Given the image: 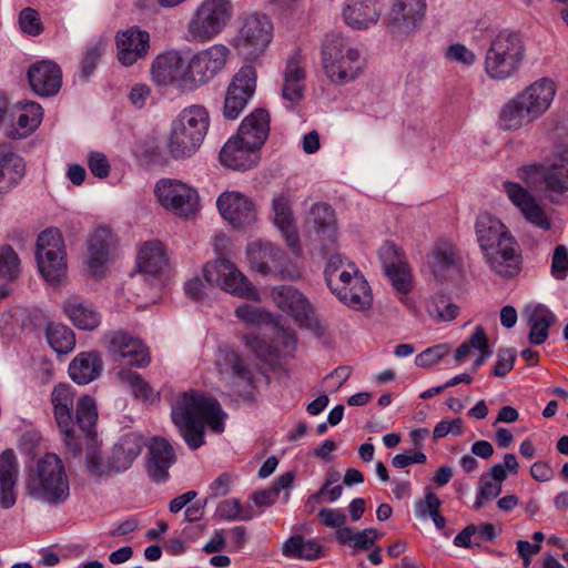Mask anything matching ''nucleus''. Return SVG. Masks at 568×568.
Segmentation results:
<instances>
[{"label":"nucleus","mask_w":568,"mask_h":568,"mask_svg":"<svg viewBox=\"0 0 568 568\" xmlns=\"http://www.w3.org/2000/svg\"><path fill=\"white\" fill-rule=\"evenodd\" d=\"M171 416L185 444L197 449L204 444L205 424L213 432L222 433L226 415L215 398L191 390L175 397Z\"/></svg>","instance_id":"f257e3e1"},{"label":"nucleus","mask_w":568,"mask_h":568,"mask_svg":"<svg viewBox=\"0 0 568 568\" xmlns=\"http://www.w3.org/2000/svg\"><path fill=\"white\" fill-rule=\"evenodd\" d=\"M504 191L528 223L542 231L551 229L552 222L545 207L525 187L518 183L506 181Z\"/></svg>","instance_id":"4be33fe9"},{"label":"nucleus","mask_w":568,"mask_h":568,"mask_svg":"<svg viewBox=\"0 0 568 568\" xmlns=\"http://www.w3.org/2000/svg\"><path fill=\"white\" fill-rule=\"evenodd\" d=\"M501 487L503 485L491 480L490 477L481 475L478 481V491L474 508L479 510L485 505V503L497 498L501 493Z\"/></svg>","instance_id":"4d7b16f0"},{"label":"nucleus","mask_w":568,"mask_h":568,"mask_svg":"<svg viewBox=\"0 0 568 568\" xmlns=\"http://www.w3.org/2000/svg\"><path fill=\"white\" fill-rule=\"evenodd\" d=\"M26 491L33 500L49 506H59L69 498V478L58 455L48 453L29 469Z\"/></svg>","instance_id":"20e7f679"},{"label":"nucleus","mask_w":568,"mask_h":568,"mask_svg":"<svg viewBox=\"0 0 568 568\" xmlns=\"http://www.w3.org/2000/svg\"><path fill=\"white\" fill-rule=\"evenodd\" d=\"M428 314L438 322L453 321L459 308L444 294H436L427 306Z\"/></svg>","instance_id":"603ef678"},{"label":"nucleus","mask_w":568,"mask_h":568,"mask_svg":"<svg viewBox=\"0 0 568 568\" xmlns=\"http://www.w3.org/2000/svg\"><path fill=\"white\" fill-rule=\"evenodd\" d=\"M63 312L79 329L94 331L101 324V314L94 305L79 296H71L63 303Z\"/></svg>","instance_id":"c9c22d12"},{"label":"nucleus","mask_w":568,"mask_h":568,"mask_svg":"<svg viewBox=\"0 0 568 568\" xmlns=\"http://www.w3.org/2000/svg\"><path fill=\"white\" fill-rule=\"evenodd\" d=\"M426 0H394L387 13V28L396 36L414 33L424 20Z\"/></svg>","instance_id":"aec40b11"},{"label":"nucleus","mask_w":568,"mask_h":568,"mask_svg":"<svg viewBox=\"0 0 568 568\" xmlns=\"http://www.w3.org/2000/svg\"><path fill=\"white\" fill-rule=\"evenodd\" d=\"M230 54V49L221 43L194 53L186 62L184 87L194 92L211 82L225 68Z\"/></svg>","instance_id":"1a4fd4ad"},{"label":"nucleus","mask_w":568,"mask_h":568,"mask_svg":"<svg viewBox=\"0 0 568 568\" xmlns=\"http://www.w3.org/2000/svg\"><path fill=\"white\" fill-rule=\"evenodd\" d=\"M256 89V71L252 65L242 67L232 78L224 98L223 116L235 120L245 109Z\"/></svg>","instance_id":"2eb2a0df"},{"label":"nucleus","mask_w":568,"mask_h":568,"mask_svg":"<svg viewBox=\"0 0 568 568\" xmlns=\"http://www.w3.org/2000/svg\"><path fill=\"white\" fill-rule=\"evenodd\" d=\"M282 250L270 242H253L247 246L251 267L262 275H270L281 260Z\"/></svg>","instance_id":"a19ab883"},{"label":"nucleus","mask_w":568,"mask_h":568,"mask_svg":"<svg viewBox=\"0 0 568 568\" xmlns=\"http://www.w3.org/2000/svg\"><path fill=\"white\" fill-rule=\"evenodd\" d=\"M118 59L130 67L148 55L150 34L139 28H131L116 36Z\"/></svg>","instance_id":"a878e982"},{"label":"nucleus","mask_w":568,"mask_h":568,"mask_svg":"<svg viewBox=\"0 0 568 568\" xmlns=\"http://www.w3.org/2000/svg\"><path fill=\"white\" fill-rule=\"evenodd\" d=\"M516 359L515 352L510 348H500L497 354V362L493 374L497 377L506 376L514 367Z\"/></svg>","instance_id":"774afa93"},{"label":"nucleus","mask_w":568,"mask_h":568,"mask_svg":"<svg viewBox=\"0 0 568 568\" xmlns=\"http://www.w3.org/2000/svg\"><path fill=\"white\" fill-rule=\"evenodd\" d=\"M442 506L440 499L433 491H427L425 499L417 500L415 504L416 516L425 519L439 510Z\"/></svg>","instance_id":"69168bd1"},{"label":"nucleus","mask_w":568,"mask_h":568,"mask_svg":"<svg viewBox=\"0 0 568 568\" xmlns=\"http://www.w3.org/2000/svg\"><path fill=\"white\" fill-rule=\"evenodd\" d=\"M45 336L51 348L58 354H68L75 346L73 331L61 323H50L47 326Z\"/></svg>","instance_id":"de8ad7c7"},{"label":"nucleus","mask_w":568,"mask_h":568,"mask_svg":"<svg viewBox=\"0 0 568 568\" xmlns=\"http://www.w3.org/2000/svg\"><path fill=\"white\" fill-rule=\"evenodd\" d=\"M523 317L529 326L528 339L541 345L549 336V328L557 323V316L544 304L529 303L523 308Z\"/></svg>","instance_id":"7c9ffc66"},{"label":"nucleus","mask_w":568,"mask_h":568,"mask_svg":"<svg viewBox=\"0 0 568 568\" xmlns=\"http://www.w3.org/2000/svg\"><path fill=\"white\" fill-rule=\"evenodd\" d=\"M216 515L225 520H251L254 515L251 508H242L239 499L222 500L216 508Z\"/></svg>","instance_id":"6e6d98bb"},{"label":"nucleus","mask_w":568,"mask_h":568,"mask_svg":"<svg viewBox=\"0 0 568 568\" xmlns=\"http://www.w3.org/2000/svg\"><path fill=\"white\" fill-rule=\"evenodd\" d=\"M394 288L400 293H408L412 288V277L406 263L385 271Z\"/></svg>","instance_id":"bf43d9fd"},{"label":"nucleus","mask_w":568,"mask_h":568,"mask_svg":"<svg viewBox=\"0 0 568 568\" xmlns=\"http://www.w3.org/2000/svg\"><path fill=\"white\" fill-rule=\"evenodd\" d=\"M232 16L231 0H203L187 22V33L193 41H211L226 28Z\"/></svg>","instance_id":"6e6552de"},{"label":"nucleus","mask_w":568,"mask_h":568,"mask_svg":"<svg viewBox=\"0 0 568 568\" xmlns=\"http://www.w3.org/2000/svg\"><path fill=\"white\" fill-rule=\"evenodd\" d=\"M270 132V114L264 109H256L241 123L236 138L251 148L261 149Z\"/></svg>","instance_id":"f704fd0d"},{"label":"nucleus","mask_w":568,"mask_h":568,"mask_svg":"<svg viewBox=\"0 0 568 568\" xmlns=\"http://www.w3.org/2000/svg\"><path fill=\"white\" fill-rule=\"evenodd\" d=\"M149 458L146 471L155 483H163L169 477V469L175 463L172 445L162 437H153L148 445Z\"/></svg>","instance_id":"cd10ccee"},{"label":"nucleus","mask_w":568,"mask_h":568,"mask_svg":"<svg viewBox=\"0 0 568 568\" xmlns=\"http://www.w3.org/2000/svg\"><path fill=\"white\" fill-rule=\"evenodd\" d=\"M358 273L356 265L339 254H332L324 271L325 282L333 294H339L341 287Z\"/></svg>","instance_id":"ea45409f"},{"label":"nucleus","mask_w":568,"mask_h":568,"mask_svg":"<svg viewBox=\"0 0 568 568\" xmlns=\"http://www.w3.org/2000/svg\"><path fill=\"white\" fill-rule=\"evenodd\" d=\"M291 205L292 201L290 196L284 193L275 195L272 201L275 225L282 232L291 250L295 254H298V236Z\"/></svg>","instance_id":"e433bc0d"},{"label":"nucleus","mask_w":568,"mask_h":568,"mask_svg":"<svg viewBox=\"0 0 568 568\" xmlns=\"http://www.w3.org/2000/svg\"><path fill=\"white\" fill-rule=\"evenodd\" d=\"M217 209L222 217L234 227H245L257 220V206L247 195L225 191L216 201Z\"/></svg>","instance_id":"412c9836"},{"label":"nucleus","mask_w":568,"mask_h":568,"mask_svg":"<svg viewBox=\"0 0 568 568\" xmlns=\"http://www.w3.org/2000/svg\"><path fill=\"white\" fill-rule=\"evenodd\" d=\"M210 126L206 108L193 104L183 109L172 123L169 152L179 160L192 156L202 144Z\"/></svg>","instance_id":"423d86ee"},{"label":"nucleus","mask_w":568,"mask_h":568,"mask_svg":"<svg viewBox=\"0 0 568 568\" xmlns=\"http://www.w3.org/2000/svg\"><path fill=\"white\" fill-rule=\"evenodd\" d=\"M273 38V26L265 14L246 16L234 39V47L246 60L258 58Z\"/></svg>","instance_id":"9d476101"},{"label":"nucleus","mask_w":568,"mask_h":568,"mask_svg":"<svg viewBox=\"0 0 568 568\" xmlns=\"http://www.w3.org/2000/svg\"><path fill=\"white\" fill-rule=\"evenodd\" d=\"M205 280L237 297L258 301L260 294L245 275L226 258H217L204 266Z\"/></svg>","instance_id":"9b49d317"},{"label":"nucleus","mask_w":568,"mask_h":568,"mask_svg":"<svg viewBox=\"0 0 568 568\" xmlns=\"http://www.w3.org/2000/svg\"><path fill=\"white\" fill-rule=\"evenodd\" d=\"M28 79L34 93L40 97H52L61 88L62 72L54 62L43 60L29 68Z\"/></svg>","instance_id":"bb28decb"},{"label":"nucleus","mask_w":568,"mask_h":568,"mask_svg":"<svg viewBox=\"0 0 568 568\" xmlns=\"http://www.w3.org/2000/svg\"><path fill=\"white\" fill-rule=\"evenodd\" d=\"M321 61L327 79L337 85L355 81L365 67V60L359 50L348 39L337 33H329L324 38Z\"/></svg>","instance_id":"39448f33"},{"label":"nucleus","mask_w":568,"mask_h":568,"mask_svg":"<svg viewBox=\"0 0 568 568\" xmlns=\"http://www.w3.org/2000/svg\"><path fill=\"white\" fill-rule=\"evenodd\" d=\"M104 343L114 362L136 367H144L150 363L149 352L142 341L125 332L106 333Z\"/></svg>","instance_id":"f3484780"},{"label":"nucleus","mask_w":568,"mask_h":568,"mask_svg":"<svg viewBox=\"0 0 568 568\" xmlns=\"http://www.w3.org/2000/svg\"><path fill=\"white\" fill-rule=\"evenodd\" d=\"M103 367L101 356L97 352L78 354L69 365V375L79 385H87L97 379Z\"/></svg>","instance_id":"4c0bfd02"},{"label":"nucleus","mask_w":568,"mask_h":568,"mask_svg":"<svg viewBox=\"0 0 568 568\" xmlns=\"http://www.w3.org/2000/svg\"><path fill=\"white\" fill-rule=\"evenodd\" d=\"M343 304L354 310H365L372 305L371 287L364 276L358 272L347 285L341 287L339 294H334Z\"/></svg>","instance_id":"79ce46f5"},{"label":"nucleus","mask_w":568,"mask_h":568,"mask_svg":"<svg viewBox=\"0 0 568 568\" xmlns=\"http://www.w3.org/2000/svg\"><path fill=\"white\" fill-rule=\"evenodd\" d=\"M556 95L552 80L542 78L510 99L500 110L499 128L517 131L540 118L550 106Z\"/></svg>","instance_id":"7ed1b4c3"},{"label":"nucleus","mask_w":568,"mask_h":568,"mask_svg":"<svg viewBox=\"0 0 568 568\" xmlns=\"http://www.w3.org/2000/svg\"><path fill=\"white\" fill-rule=\"evenodd\" d=\"M215 364L221 376L227 381L234 394L244 402L254 400L253 373L234 351L220 349Z\"/></svg>","instance_id":"4468645a"},{"label":"nucleus","mask_w":568,"mask_h":568,"mask_svg":"<svg viewBox=\"0 0 568 568\" xmlns=\"http://www.w3.org/2000/svg\"><path fill=\"white\" fill-rule=\"evenodd\" d=\"M114 241L112 231L105 226L95 229L90 235L88 240V265L94 276L104 273Z\"/></svg>","instance_id":"c756f323"},{"label":"nucleus","mask_w":568,"mask_h":568,"mask_svg":"<svg viewBox=\"0 0 568 568\" xmlns=\"http://www.w3.org/2000/svg\"><path fill=\"white\" fill-rule=\"evenodd\" d=\"M271 297L278 308L288 313L301 325H311L313 308L308 300L293 286H276Z\"/></svg>","instance_id":"393cba45"},{"label":"nucleus","mask_w":568,"mask_h":568,"mask_svg":"<svg viewBox=\"0 0 568 568\" xmlns=\"http://www.w3.org/2000/svg\"><path fill=\"white\" fill-rule=\"evenodd\" d=\"M304 79L305 72L298 58L296 55L291 57L284 71L283 99L292 103L301 101L304 92Z\"/></svg>","instance_id":"a18cd8bd"},{"label":"nucleus","mask_w":568,"mask_h":568,"mask_svg":"<svg viewBox=\"0 0 568 568\" xmlns=\"http://www.w3.org/2000/svg\"><path fill=\"white\" fill-rule=\"evenodd\" d=\"M53 415L60 433L63 435L65 446L74 454L82 449V442L77 435L78 428L89 435L95 425L98 413L94 400L89 396H82L77 404L75 418L74 393L68 384H58L51 393Z\"/></svg>","instance_id":"f03ea898"},{"label":"nucleus","mask_w":568,"mask_h":568,"mask_svg":"<svg viewBox=\"0 0 568 568\" xmlns=\"http://www.w3.org/2000/svg\"><path fill=\"white\" fill-rule=\"evenodd\" d=\"M518 176L536 191L565 192L568 190V165L531 164L519 170Z\"/></svg>","instance_id":"a211bd4d"},{"label":"nucleus","mask_w":568,"mask_h":568,"mask_svg":"<svg viewBox=\"0 0 568 568\" xmlns=\"http://www.w3.org/2000/svg\"><path fill=\"white\" fill-rule=\"evenodd\" d=\"M457 266L456 248L448 242H438L434 248L430 268L437 276H444L447 271Z\"/></svg>","instance_id":"8fccbe9b"},{"label":"nucleus","mask_w":568,"mask_h":568,"mask_svg":"<svg viewBox=\"0 0 568 568\" xmlns=\"http://www.w3.org/2000/svg\"><path fill=\"white\" fill-rule=\"evenodd\" d=\"M19 477V463L12 449L0 454V505L8 509L16 504V485Z\"/></svg>","instance_id":"473e14b6"},{"label":"nucleus","mask_w":568,"mask_h":568,"mask_svg":"<svg viewBox=\"0 0 568 568\" xmlns=\"http://www.w3.org/2000/svg\"><path fill=\"white\" fill-rule=\"evenodd\" d=\"M282 554L288 558L313 561L322 557L323 548L315 539L294 535L283 544Z\"/></svg>","instance_id":"49530a36"},{"label":"nucleus","mask_w":568,"mask_h":568,"mask_svg":"<svg viewBox=\"0 0 568 568\" xmlns=\"http://www.w3.org/2000/svg\"><path fill=\"white\" fill-rule=\"evenodd\" d=\"M310 221L313 224L317 241L322 247H327L336 240L335 214L331 205L316 203L311 209Z\"/></svg>","instance_id":"58836bf2"},{"label":"nucleus","mask_w":568,"mask_h":568,"mask_svg":"<svg viewBox=\"0 0 568 568\" xmlns=\"http://www.w3.org/2000/svg\"><path fill=\"white\" fill-rule=\"evenodd\" d=\"M19 26L22 32L29 36H39L43 26L38 12L32 8H24L19 14Z\"/></svg>","instance_id":"e2e57ef3"},{"label":"nucleus","mask_w":568,"mask_h":568,"mask_svg":"<svg viewBox=\"0 0 568 568\" xmlns=\"http://www.w3.org/2000/svg\"><path fill=\"white\" fill-rule=\"evenodd\" d=\"M21 273V262L14 248L0 245V278L16 280Z\"/></svg>","instance_id":"864d4df0"},{"label":"nucleus","mask_w":568,"mask_h":568,"mask_svg":"<svg viewBox=\"0 0 568 568\" xmlns=\"http://www.w3.org/2000/svg\"><path fill=\"white\" fill-rule=\"evenodd\" d=\"M551 273L558 280L565 278L568 273V250L565 245H558L555 248L551 262Z\"/></svg>","instance_id":"338daca9"},{"label":"nucleus","mask_w":568,"mask_h":568,"mask_svg":"<svg viewBox=\"0 0 568 568\" xmlns=\"http://www.w3.org/2000/svg\"><path fill=\"white\" fill-rule=\"evenodd\" d=\"M64 242L58 229H48L37 240L36 257L42 276L52 283L64 275Z\"/></svg>","instance_id":"ddd939ff"},{"label":"nucleus","mask_w":568,"mask_h":568,"mask_svg":"<svg viewBox=\"0 0 568 568\" xmlns=\"http://www.w3.org/2000/svg\"><path fill=\"white\" fill-rule=\"evenodd\" d=\"M118 377L122 384L130 388L136 398L149 400L153 396L150 385L141 377V375L132 371L121 369L118 373Z\"/></svg>","instance_id":"5fc2aeb1"},{"label":"nucleus","mask_w":568,"mask_h":568,"mask_svg":"<svg viewBox=\"0 0 568 568\" xmlns=\"http://www.w3.org/2000/svg\"><path fill=\"white\" fill-rule=\"evenodd\" d=\"M475 227L479 246L510 233L500 220L487 213L478 216Z\"/></svg>","instance_id":"09e8293b"},{"label":"nucleus","mask_w":568,"mask_h":568,"mask_svg":"<svg viewBox=\"0 0 568 568\" xmlns=\"http://www.w3.org/2000/svg\"><path fill=\"white\" fill-rule=\"evenodd\" d=\"M186 60L178 50H169L159 54L152 62L151 77L158 85H174L182 93H190L184 87Z\"/></svg>","instance_id":"6ab92c4d"},{"label":"nucleus","mask_w":568,"mask_h":568,"mask_svg":"<svg viewBox=\"0 0 568 568\" xmlns=\"http://www.w3.org/2000/svg\"><path fill=\"white\" fill-rule=\"evenodd\" d=\"M220 160L224 166L237 171H246L258 163V149L251 148V145L243 143L241 139L232 136L222 148Z\"/></svg>","instance_id":"2f4dec72"},{"label":"nucleus","mask_w":568,"mask_h":568,"mask_svg":"<svg viewBox=\"0 0 568 568\" xmlns=\"http://www.w3.org/2000/svg\"><path fill=\"white\" fill-rule=\"evenodd\" d=\"M43 116L42 108L37 102H26L17 118V125L20 135L24 136L34 131L41 123Z\"/></svg>","instance_id":"3c124183"},{"label":"nucleus","mask_w":568,"mask_h":568,"mask_svg":"<svg viewBox=\"0 0 568 568\" xmlns=\"http://www.w3.org/2000/svg\"><path fill=\"white\" fill-rule=\"evenodd\" d=\"M378 255L384 271L392 270L393 267L405 263L399 248L390 242H385L379 247Z\"/></svg>","instance_id":"0e129e2a"},{"label":"nucleus","mask_w":568,"mask_h":568,"mask_svg":"<svg viewBox=\"0 0 568 568\" xmlns=\"http://www.w3.org/2000/svg\"><path fill=\"white\" fill-rule=\"evenodd\" d=\"M504 191L528 223L542 231L551 229L552 222L545 207L525 187L518 183L506 181Z\"/></svg>","instance_id":"b1692460"},{"label":"nucleus","mask_w":568,"mask_h":568,"mask_svg":"<svg viewBox=\"0 0 568 568\" xmlns=\"http://www.w3.org/2000/svg\"><path fill=\"white\" fill-rule=\"evenodd\" d=\"M154 193L159 203L179 217H194L200 210L197 192L179 180H160L155 184Z\"/></svg>","instance_id":"f8f14e48"},{"label":"nucleus","mask_w":568,"mask_h":568,"mask_svg":"<svg viewBox=\"0 0 568 568\" xmlns=\"http://www.w3.org/2000/svg\"><path fill=\"white\" fill-rule=\"evenodd\" d=\"M271 275L281 280L295 281L302 277L303 270L296 263L287 258L282 251L281 260L276 263Z\"/></svg>","instance_id":"680f3d73"},{"label":"nucleus","mask_w":568,"mask_h":568,"mask_svg":"<svg viewBox=\"0 0 568 568\" xmlns=\"http://www.w3.org/2000/svg\"><path fill=\"white\" fill-rule=\"evenodd\" d=\"M450 351L449 345L438 344L426 348L415 358V364L419 367H430L444 358Z\"/></svg>","instance_id":"052dcab7"},{"label":"nucleus","mask_w":568,"mask_h":568,"mask_svg":"<svg viewBox=\"0 0 568 568\" xmlns=\"http://www.w3.org/2000/svg\"><path fill=\"white\" fill-rule=\"evenodd\" d=\"M480 250L490 270L503 277H513L519 272V255L514 236L508 233L497 241L483 244Z\"/></svg>","instance_id":"dca6fc26"},{"label":"nucleus","mask_w":568,"mask_h":568,"mask_svg":"<svg viewBox=\"0 0 568 568\" xmlns=\"http://www.w3.org/2000/svg\"><path fill=\"white\" fill-rule=\"evenodd\" d=\"M235 315L244 323L248 325H262L272 322V315L253 305L243 304L235 310Z\"/></svg>","instance_id":"13d9d810"},{"label":"nucleus","mask_w":568,"mask_h":568,"mask_svg":"<svg viewBox=\"0 0 568 568\" xmlns=\"http://www.w3.org/2000/svg\"><path fill=\"white\" fill-rule=\"evenodd\" d=\"M168 265V258L163 244L153 240L144 242L139 250L138 267L141 273L156 276Z\"/></svg>","instance_id":"37998d69"},{"label":"nucleus","mask_w":568,"mask_h":568,"mask_svg":"<svg viewBox=\"0 0 568 568\" xmlns=\"http://www.w3.org/2000/svg\"><path fill=\"white\" fill-rule=\"evenodd\" d=\"M382 13L381 0H346L345 23L353 30H367L377 24Z\"/></svg>","instance_id":"c85d7f7f"},{"label":"nucleus","mask_w":568,"mask_h":568,"mask_svg":"<svg viewBox=\"0 0 568 568\" xmlns=\"http://www.w3.org/2000/svg\"><path fill=\"white\" fill-rule=\"evenodd\" d=\"M504 191L528 223L542 231L551 229L552 222L545 207L525 187L518 183L506 181Z\"/></svg>","instance_id":"5701e85b"},{"label":"nucleus","mask_w":568,"mask_h":568,"mask_svg":"<svg viewBox=\"0 0 568 568\" xmlns=\"http://www.w3.org/2000/svg\"><path fill=\"white\" fill-rule=\"evenodd\" d=\"M24 175L23 160L6 146H0V185L9 191L16 187Z\"/></svg>","instance_id":"c03bdc74"},{"label":"nucleus","mask_w":568,"mask_h":568,"mask_svg":"<svg viewBox=\"0 0 568 568\" xmlns=\"http://www.w3.org/2000/svg\"><path fill=\"white\" fill-rule=\"evenodd\" d=\"M524 43L516 32L501 31L490 43L485 58V71L495 80L514 77L524 59Z\"/></svg>","instance_id":"0eeeda50"},{"label":"nucleus","mask_w":568,"mask_h":568,"mask_svg":"<svg viewBox=\"0 0 568 568\" xmlns=\"http://www.w3.org/2000/svg\"><path fill=\"white\" fill-rule=\"evenodd\" d=\"M143 437L135 433L123 435L113 446L109 457V467L115 473L126 470L141 454Z\"/></svg>","instance_id":"72a5a7b5"}]
</instances>
